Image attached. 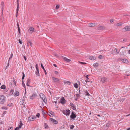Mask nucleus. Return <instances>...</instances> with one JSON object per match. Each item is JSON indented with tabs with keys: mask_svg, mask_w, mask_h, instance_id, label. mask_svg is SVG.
I'll list each match as a JSON object with an SVG mask.
<instances>
[{
	"mask_svg": "<svg viewBox=\"0 0 130 130\" xmlns=\"http://www.w3.org/2000/svg\"><path fill=\"white\" fill-rule=\"evenodd\" d=\"M125 47H124L123 46L122 47L120 50L119 51L121 55H123L124 54V53H126V51L125 50L124 48Z\"/></svg>",
	"mask_w": 130,
	"mask_h": 130,
	"instance_id": "nucleus-1",
	"label": "nucleus"
},
{
	"mask_svg": "<svg viewBox=\"0 0 130 130\" xmlns=\"http://www.w3.org/2000/svg\"><path fill=\"white\" fill-rule=\"evenodd\" d=\"M76 113H75L73 111H72L70 116L71 120H74L76 116Z\"/></svg>",
	"mask_w": 130,
	"mask_h": 130,
	"instance_id": "nucleus-2",
	"label": "nucleus"
},
{
	"mask_svg": "<svg viewBox=\"0 0 130 130\" xmlns=\"http://www.w3.org/2000/svg\"><path fill=\"white\" fill-rule=\"evenodd\" d=\"M5 102V97L3 95L0 96V103L1 104H3Z\"/></svg>",
	"mask_w": 130,
	"mask_h": 130,
	"instance_id": "nucleus-3",
	"label": "nucleus"
},
{
	"mask_svg": "<svg viewBox=\"0 0 130 130\" xmlns=\"http://www.w3.org/2000/svg\"><path fill=\"white\" fill-rule=\"evenodd\" d=\"M123 32H125L126 31H130V26H126L122 29Z\"/></svg>",
	"mask_w": 130,
	"mask_h": 130,
	"instance_id": "nucleus-4",
	"label": "nucleus"
},
{
	"mask_svg": "<svg viewBox=\"0 0 130 130\" xmlns=\"http://www.w3.org/2000/svg\"><path fill=\"white\" fill-rule=\"evenodd\" d=\"M36 74L38 76H39L40 75L39 73V68L38 65L37 64H36Z\"/></svg>",
	"mask_w": 130,
	"mask_h": 130,
	"instance_id": "nucleus-5",
	"label": "nucleus"
},
{
	"mask_svg": "<svg viewBox=\"0 0 130 130\" xmlns=\"http://www.w3.org/2000/svg\"><path fill=\"white\" fill-rule=\"evenodd\" d=\"M52 78L54 81V82L59 83L60 80L58 78L52 76Z\"/></svg>",
	"mask_w": 130,
	"mask_h": 130,
	"instance_id": "nucleus-6",
	"label": "nucleus"
},
{
	"mask_svg": "<svg viewBox=\"0 0 130 130\" xmlns=\"http://www.w3.org/2000/svg\"><path fill=\"white\" fill-rule=\"evenodd\" d=\"M66 101L64 98V97H62L61 98V99H60V101L59 102V103H61L64 104L66 102Z\"/></svg>",
	"mask_w": 130,
	"mask_h": 130,
	"instance_id": "nucleus-7",
	"label": "nucleus"
},
{
	"mask_svg": "<svg viewBox=\"0 0 130 130\" xmlns=\"http://www.w3.org/2000/svg\"><path fill=\"white\" fill-rule=\"evenodd\" d=\"M112 52H111V54H112L114 53H115L116 54L119 53V51L117 49L115 48L112 50Z\"/></svg>",
	"mask_w": 130,
	"mask_h": 130,
	"instance_id": "nucleus-8",
	"label": "nucleus"
},
{
	"mask_svg": "<svg viewBox=\"0 0 130 130\" xmlns=\"http://www.w3.org/2000/svg\"><path fill=\"white\" fill-rule=\"evenodd\" d=\"M36 118L35 117H32L30 116L28 118V120L29 121H34L35 119Z\"/></svg>",
	"mask_w": 130,
	"mask_h": 130,
	"instance_id": "nucleus-9",
	"label": "nucleus"
},
{
	"mask_svg": "<svg viewBox=\"0 0 130 130\" xmlns=\"http://www.w3.org/2000/svg\"><path fill=\"white\" fill-rule=\"evenodd\" d=\"M89 75H87L86 74H85V75H84V76L86 77L87 79V80H85V81L86 82V83L91 82L90 81V80L89 79V78L88 77H89Z\"/></svg>",
	"mask_w": 130,
	"mask_h": 130,
	"instance_id": "nucleus-10",
	"label": "nucleus"
},
{
	"mask_svg": "<svg viewBox=\"0 0 130 130\" xmlns=\"http://www.w3.org/2000/svg\"><path fill=\"white\" fill-rule=\"evenodd\" d=\"M17 8L16 9V12L15 15V17L17 18L18 16V12L19 11V4H17Z\"/></svg>",
	"mask_w": 130,
	"mask_h": 130,
	"instance_id": "nucleus-11",
	"label": "nucleus"
},
{
	"mask_svg": "<svg viewBox=\"0 0 130 130\" xmlns=\"http://www.w3.org/2000/svg\"><path fill=\"white\" fill-rule=\"evenodd\" d=\"M34 29L32 27H30L28 29L29 32L30 33L32 34L34 31Z\"/></svg>",
	"mask_w": 130,
	"mask_h": 130,
	"instance_id": "nucleus-12",
	"label": "nucleus"
},
{
	"mask_svg": "<svg viewBox=\"0 0 130 130\" xmlns=\"http://www.w3.org/2000/svg\"><path fill=\"white\" fill-rule=\"evenodd\" d=\"M71 111L69 109H66L65 111V115L67 116H68L70 113Z\"/></svg>",
	"mask_w": 130,
	"mask_h": 130,
	"instance_id": "nucleus-13",
	"label": "nucleus"
},
{
	"mask_svg": "<svg viewBox=\"0 0 130 130\" xmlns=\"http://www.w3.org/2000/svg\"><path fill=\"white\" fill-rule=\"evenodd\" d=\"M70 105L71 106L73 110H76V109L75 107L74 106V104L72 103H71Z\"/></svg>",
	"mask_w": 130,
	"mask_h": 130,
	"instance_id": "nucleus-14",
	"label": "nucleus"
},
{
	"mask_svg": "<svg viewBox=\"0 0 130 130\" xmlns=\"http://www.w3.org/2000/svg\"><path fill=\"white\" fill-rule=\"evenodd\" d=\"M50 119L51 121L53 122L55 124H57L58 123V121L57 120L53 118H50Z\"/></svg>",
	"mask_w": 130,
	"mask_h": 130,
	"instance_id": "nucleus-15",
	"label": "nucleus"
},
{
	"mask_svg": "<svg viewBox=\"0 0 130 130\" xmlns=\"http://www.w3.org/2000/svg\"><path fill=\"white\" fill-rule=\"evenodd\" d=\"M107 79L105 77H103L101 79V81L102 83H104L106 80Z\"/></svg>",
	"mask_w": 130,
	"mask_h": 130,
	"instance_id": "nucleus-16",
	"label": "nucleus"
},
{
	"mask_svg": "<svg viewBox=\"0 0 130 130\" xmlns=\"http://www.w3.org/2000/svg\"><path fill=\"white\" fill-rule=\"evenodd\" d=\"M41 68L43 69L44 72L45 73V75H46L47 74V72H46V71L45 69H44V67L43 66V64L42 63H41Z\"/></svg>",
	"mask_w": 130,
	"mask_h": 130,
	"instance_id": "nucleus-17",
	"label": "nucleus"
},
{
	"mask_svg": "<svg viewBox=\"0 0 130 130\" xmlns=\"http://www.w3.org/2000/svg\"><path fill=\"white\" fill-rule=\"evenodd\" d=\"M17 27L18 28V31L19 33V34L18 35V36H19L20 35V28L19 27V24L18 22L17 23Z\"/></svg>",
	"mask_w": 130,
	"mask_h": 130,
	"instance_id": "nucleus-18",
	"label": "nucleus"
},
{
	"mask_svg": "<svg viewBox=\"0 0 130 130\" xmlns=\"http://www.w3.org/2000/svg\"><path fill=\"white\" fill-rule=\"evenodd\" d=\"M123 62L124 63H128V60L126 59H121Z\"/></svg>",
	"mask_w": 130,
	"mask_h": 130,
	"instance_id": "nucleus-19",
	"label": "nucleus"
},
{
	"mask_svg": "<svg viewBox=\"0 0 130 130\" xmlns=\"http://www.w3.org/2000/svg\"><path fill=\"white\" fill-rule=\"evenodd\" d=\"M19 95V92L18 91L16 90L14 94V96H18Z\"/></svg>",
	"mask_w": 130,
	"mask_h": 130,
	"instance_id": "nucleus-20",
	"label": "nucleus"
},
{
	"mask_svg": "<svg viewBox=\"0 0 130 130\" xmlns=\"http://www.w3.org/2000/svg\"><path fill=\"white\" fill-rule=\"evenodd\" d=\"M105 28L103 26H99L97 28V29L99 30L104 29Z\"/></svg>",
	"mask_w": 130,
	"mask_h": 130,
	"instance_id": "nucleus-21",
	"label": "nucleus"
},
{
	"mask_svg": "<svg viewBox=\"0 0 130 130\" xmlns=\"http://www.w3.org/2000/svg\"><path fill=\"white\" fill-rule=\"evenodd\" d=\"M30 78L28 79L27 81L26 85L29 87H31V86L29 85V84L30 83Z\"/></svg>",
	"mask_w": 130,
	"mask_h": 130,
	"instance_id": "nucleus-22",
	"label": "nucleus"
},
{
	"mask_svg": "<svg viewBox=\"0 0 130 130\" xmlns=\"http://www.w3.org/2000/svg\"><path fill=\"white\" fill-rule=\"evenodd\" d=\"M40 97L42 99H43L44 98L46 97L44 95L43 93H40L39 94Z\"/></svg>",
	"mask_w": 130,
	"mask_h": 130,
	"instance_id": "nucleus-23",
	"label": "nucleus"
},
{
	"mask_svg": "<svg viewBox=\"0 0 130 130\" xmlns=\"http://www.w3.org/2000/svg\"><path fill=\"white\" fill-rule=\"evenodd\" d=\"M89 59L92 60H94L96 59V58L95 57L93 56H91L89 57Z\"/></svg>",
	"mask_w": 130,
	"mask_h": 130,
	"instance_id": "nucleus-24",
	"label": "nucleus"
},
{
	"mask_svg": "<svg viewBox=\"0 0 130 130\" xmlns=\"http://www.w3.org/2000/svg\"><path fill=\"white\" fill-rule=\"evenodd\" d=\"M14 91L12 89H11L10 90V92L9 94V95L10 96L12 95Z\"/></svg>",
	"mask_w": 130,
	"mask_h": 130,
	"instance_id": "nucleus-25",
	"label": "nucleus"
},
{
	"mask_svg": "<svg viewBox=\"0 0 130 130\" xmlns=\"http://www.w3.org/2000/svg\"><path fill=\"white\" fill-rule=\"evenodd\" d=\"M44 127L45 129H47L49 128V127L47 125V124L46 123H44Z\"/></svg>",
	"mask_w": 130,
	"mask_h": 130,
	"instance_id": "nucleus-26",
	"label": "nucleus"
},
{
	"mask_svg": "<svg viewBox=\"0 0 130 130\" xmlns=\"http://www.w3.org/2000/svg\"><path fill=\"white\" fill-rule=\"evenodd\" d=\"M63 59L64 60L67 62H70L71 60L70 59H68L67 58L65 57H64Z\"/></svg>",
	"mask_w": 130,
	"mask_h": 130,
	"instance_id": "nucleus-27",
	"label": "nucleus"
},
{
	"mask_svg": "<svg viewBox=\"0 0 130 130\" xmlns=\"http://www.w3.org/2000/svg\"><path fill=\"white\" fill-rule=\"evenodd\" d=\"M0 88L4 90L6 88V86L5 85H3L1 86Z\"/></svg>",
	"mask_w": 130,
	"mask_h": 130,
	"instance_id": "nucleus-28",
	"label": "nucleus"
},
{
	"mask_svg": "<svg viewBox=\"0 0 130 130\" xmlns=\"http://www.w3.org/2000/svg\"><path fill=\"white\" fill-rule=\"evenodd\" d=\"M43 102L45 103V104H46L47 103V101L46 99V98L45 97V98H44L43 99H42Z\"/></svg>",
	"mask_w": 130,
	"mask_h": 130,
	"instance_id": "nucleus-29",
	"label": "nucleus"
},
{
	"mask_svg": "<svg viewBox=\"0 0 130 130\" xmlns=\"http://www.w3.org/2000/svg\"><path fill=\"white\" fill-rule=\"evenodd\" d=\"M64 83L65 84H66V83L68 84V85H70L71 84V83L69 81H66L64 82Z\"/></svg>",
	"mask_w": 130,
	"mask_h": 130,
	"instance_id": "nucleus-30",
	"label": "nucleus"
},
{
	"mask_svg": "<svg viewBox=\"0 0 130 130\" xmlns=\"http://www.w3.org/2000/svg\"><path fill=\"white\" fill-rule=\"evenodd\" d=\"M85 95L86 96H90V94L89 93V92H88L87 91V90L85 92Z\"/></svg>",
	"mask_w": 130,
	"mask_h": 130,
	"instance_id": "nucleus-31",
	"label": "nucleus"
},
{
	"mask_svg": "<svg viewBox=\"0 0 130 130\" xmlns=\"http://www.w3.org/2000/svg\"><path fill=\"white\" fill-rule=\"evenodd\" d=\"M1 109H2L7 110L8 109V107L7 106H3L1 107Z\"/></svg>",
	"mask_w": 130,
	"mask_h": 130,
	"instance_id": "nucleus-32",
	"label": "nucleus"
},
{
	"mask_svg": "<svg viewBox=\"0 0 130 130\" xmlns=\"http://www.w3.org/2000/svg\"><path fill=\"white\" fill-rule=\"evenodd\" d=\"M99 64L98 63H95L94 64L93 66L95 68H96L99 66Z\"/></svg>",
	"mask_w": 130,
	"mask_h": 130,
	"instance_id": "nucleus-33",
	"label": "nucleus"
},
{
	"mask_svg": "<svg viewBox=\"0 0 130 130\" xmlns=\"http://www.w3.org/2000/svg\"><path fill=\"white\" fill-rule=\"evenodd\" d=\"M94 24L93 23H90L88 24V26L91 27L92 26H93V25Z\"/></svg>",
	"mask_w": 130,
	"mask_h": 130,
	"instance_id": "nucleus-34",
	"label": "nucleus"
},
{
	"mask_svg": "<svg viewBox=\"0 0 130 130\" xmlns=\"http://www.w3.org/2000/svg\"><path fill=\"white\" fill-rule=\"evenodd\" d=\"M22 80H23L24 79V78L25 76V75L24 73L23 72L22 73Z\"/></svg>",
	"mask_w": 130,
	"mask_h": 130,
	"instance_id": "nucleus-35",
	"label": "nucleus"
},
{
	"mask_svg": "<svg viewBox=\"0 0 130 130\" xmlns=\"http://www.w3.org/2000/svg\"><path fill=\"white\" fill-rule=\"evenodd\" d=\"M22 85L24 87V88L25 89V88H26L25 85V84L24 83L23 80H22Z\"/></svg>",
	"mask_w": 130,
	"mask_h": 130,
	"instance_id": "nucleus-36",
	"label": "nucleus"
},
{
	"mask_svg": "<svg viewBox=\"0 0 130 130\" xmlns=\"http://www.w3.org/2000/svg\"><path fill=\"white\" fill-rule=\"evenodd\" d=\"M74 87L76 88H78V85L77 83H75L74 84Z\"/></svg>",
	"mask_w": 130,
	"mask_h": 130,
	"instance_id": "nucleus-37",
	"label": "nucleus"
},
{
	"mask_svg": "<svg viewBox=\"0 0 130 130\" xmlns=\"http://www.w3.org/2000/svg\"><path fill=\"white\" fill-rule=\"evenodd\" d=\"M122 25V24L121 23H117L116 24V26H121Z\"/></svg>",
	"mask_w": 130,
	"mask_h": 130,
	"instance_id": "nucleus-38",
	"label": "nucleus"
},
{
	"mask_svg": "<svg viewBox=\"0 0 130 130\" xmlns=\"http://www.w3.org/2000/svg\"><path fill=\"white\" fill-rule=\"evenodd\" d=\"M13 83H14L15 85V86H17V85H16V82H15V79L14 78H13Z\"/></svg>",
	"mask_w": 130,
	"mask_h": 130,
	"instance_id": "nucleus-39",
	"label": "nucleus"
},
{
	"mask_svg": "<svg viewBox=\"0 0 130 130\" xmlns=\"http://www.w3.org/2000/svg\"><path fill=\"white\" fill-rule=\"evenodd\" d=\"M49 113L51 114V115H53V116H54V113L52 111H50V112H49Z\"/></svg>",
	"mask_w": 130,
	"mask_h": 130,
	"instance_id": "nucleus-40",
	"label": "nucleus"
},
{
	"mask_svg": "<svg viewBox=\"0 0 130 130\" xmlns=\"http://www.w3.org/2000/svg\"><path fill=\"white\" fill-rule=\"evenodd\" d=\"M13 104L12 103H9L7 104V106H9V107H11V106H12L13 105Z\"/></svg>",
	"mask_w": 130,
	"mask_h": 130,
	"instance_id": "nucleus-41",
	"label": "nucleus"
},
{
	"mask_svg": "<svg viewBox=\"0 0 130 130\" xmlns=\"http://www.w3.org/2000/svg\"><path fill=\"white\" fill-rule=\"evenodd\" d=\"M7 113V111H4L3 112V113L2 115V117H4L5 115Z\"/></svg>",
	"mask_w": 130,
	"mask_h": 130,
	"instance_id": "nucleus-42",
	"label": "nucleus"
},
{
	"mask_svg": "<svg viewBox=\"0 0 130 130\" xmlns=\"http://www.w3.org/2000/svg\"><path fill=\"white\" fill-rule=\"evenodd\" d=\"M74 127V126L73 125L70 126V128L71 129H73Z\"/></svg>",
	"mask_w": 130,
	"mask_h": 130,
	"instance_id": "nucleus-43",
	"label": "nucleus"
},
{
	"mask_svg": "<svg viewBox=\"0 0 130 130\" xmlns=\"http://www.w3.org/2000/svg\"><path fill=\"white\" fill-rule=\"evenodd\" d=\"M28 43L30 44L31 46L32 47V42L30 41H28Z\"/></svg>",
	"mask_w": 130,
	"mask_h": 130,
	"instance_id": "nucleus-44",
	"label": "nucleus"
},
{
	"mask_svg": "<svg viewBox=\"0 0 130 130\" xmlns=\"http://www.w3.org/2000/svg\"><path fill=\"white\" fill-rule=\"evenodd\" d=\"M25 101V99H23L22 100V102L23 103H22V104H23L24 103Z\"/></svg>",
	"mask_w": 130,
	"mask_h": 130,
	"instance_id": "nucleus-45",
	"label": "nucleus"
},
{
	"mask_svg": "<svg viewBox=\"0 0 130 130\" xmlns=\"http://www.w3.org/2000/svg\"><path fill=\"white\" fill-rule=\"evenodd\" d=\"M110 125V123H108L106 124V126L107 127H109Z\"/></svg>",
	"mask_w": 130,
	"mask_h": 130,
	"instance_id": "nucleus-46",
	"label": "nucleus"
},
{
	"mask_svg": "<svg viewBox=\"0 0 130 130\" xmlns=\"http://www.w3.org/2000/svg\"><path fill=\"white\" fill-rule=\"evenodd\" d=\"M13 55L12 54V53L11 54L10 57L9 59V60H10V59H11V58H12Z\"/></svg>",
	"mask_w": 130,
	"mask_h": 130,
	"instance_id": "nucleus-47",
	"label": "nucleus"
},
{
	"mask_svg": "<svg viewBox=\"0 0 130 130\" xmlns=\"http://www.w3.org/2000/svg\"><path fill=\"white\" fill-rule=\"evenodd\" d=\"M40 115V114L39 113H38L37 114L36 116V117L38 118H39Z\"/></svg>",
	"mask_w": 130,
	"mask_h": 130,
	"instance_id": "nucleus-48",
	"label": "nucleus"
},
{
	"mask_svg": "<svg viewBox=\"0 0 130 130\" xmlns=\"http://www.w3.org/2000/svg\"><path fill=\"white\" fill-rule=\"evenodd\" d=\"M59 7V5H57L56 6V9H58Z\"/></svg>",
	"mask_w": 130,
	"mask_h": 130,
	"instance_id": "nucleus-49",
	"label": "nucleus"
},
{
	"mask_svg": "<svg viewBox=\"0 0 130 130\" xmlns=\"http://www.w3.org/2000/svg\"><path fill=\"white\" fill-rule=\"evenodd\" d=\"M79 63L80 64H86V62H79Z\"/></svg>",
	"mask_w": 130,
	"mask_h": 130,
	"instance_id": "nucleus-50",
	"label": "nucleus"
},
{
	"mask_svg": "<svg viewBox=\"0 0 130 130\" xmlns=\"http://www.w3.org/2000/svg\"><path fill=\"white\" fill-rule=\"evenodd\" d=\"M65 111L66 110H63L62 111V113H63V114H64V115H65Z\"/></svg>",
	"mask_w": 130,
	"mask_h": 130,
	"instance_id": "nucleus-51",
	"label": "nucleus"
},
{
	"mask_svg": "<svg viewBox=\"0 0 130 130\" xmlns=\"http://www.w3.org/2000/svg\"><path fill=\"white\" fill-rule=\"evenodd\" d=\"M32 95V96H33L35 98V97L36 96H37V95L36 94H34V93H33Z\"/></svg>",
	"mask_w": 130,
	"mask_h": 130,
	"instance_id": "nucleus-52",
	"label": "nucleus"
},
{
	"mask_svg": "<svg viewBox=\"0 0 130 130\" xmlns=\"http://www.w3.org/2000/svg\"><path fill=\"white\" fill-rule=\"evenodd\" d=\"M20 125H21L22 126L23 125V124L22 122V121H20Z\"/></svg>",
	"mask_w": 130,
	"mask_h": 130,
	"instance_id": "nucleus-53",
	"label": "nucleus"
},
{
	"mask_svg": "<svg viewBox=\"0 0 130 130\" xmlns=\"http://www.w3.org/2000/svg\"><path fill=\"white\" fill-rule=\"evenodd\" d=\"M34 98L33 96H32H32H30V98L31 99H32V100Z\"/></svg>",
	"mask_w": 130,
	"mask_h": 130,
	"instance_id": "nucleus-54",
	"label": "nucleus"
},
{
	"mask_svg": "<svg viewBox=\"0 0 130 130\" xmlns=\"http://www.w3.org/2000/svg\"><path fill=\"white\" fill-rule=\"evenodd\" d=\"M9 60L8 63V64L7 66H6V68H7L8 66L9 65Z\"/></svg>",
	"mask_w": 130,
	"mask_h": 130,
	"instance_id": "nucleus-55",
	"label": "nucleus"
},
{
	"mask_svg": "<svg viewBox=\"0 0 130 130\" xmlns=\"http://www.w3.org/2000/svg\"><path fill=\"white\" fill-rule=\"evenodd\" d=\"M103 57L101 55H100L99 56L98 58L100 59H101Z\"/></svg>",
	"mask_w": 130,
	"mask_h": 130,
	"instance_id": "nucleus-56",
	"label": "nucleus"
},
{
	"mask_svg": "<svg viewBox=\"0 0 130 130\" xmlns=\"http://www.w3.org/2000/svg\"><path fill=\"white\" fill-rule=\"evenodd\" d=\"M55 73L57 75L58 74V72L57 71H55Z\"/></svg>",
	"mask_w": 130,
	"mask_h": 130,
	"instance_id": "nucleus-57",
	"label": "nucleus"
},
{
	"mask_svg": "<svg viewBox=\"0 0 130 130\" xmlns=\"http://www.w3.org/2000/svg\"><path fill=\"white\" fill-rule=\"evenodd\" d=\"M76 95L77 97H78L79 98L80 95L79 94H76Z\"/></svg>",
	"mask_w": 130,
	"mask_h": 130,
	"instance_id": "nucleus-58",
	"label": "nucleus"
},
{
	"mask_svg": "<svg viewBox=\"0 0 130 130\" xmlns=\"http://www.w3.org/2000/svg\"><path fill=\"white\" fill-rule=\"evenodd\" d=\"M20 128H18V127H17L15 128L14 130H19Z\"/></svg>",
	"mask_w": 130,
	"mask_h": 130,
	"instance_id": "nucleus-59",
	"label": "nucleus"
},
{
	"mask_svg": "<svg viewBox=\"0 0 130 130\" xmlns=\"http://www.w3.org/2000/svg\"><path fill=\"white\" fill-rule=\"evenodd\" d=\"M23 58L25 59V60L26 61L27 59L26 58V57L24 56H23Z\"/></svg>",
	"mask_w": 130,
	"mask_h": 130,
	"instance_id": "nucleus-60",
	"label": "nucleus"
},
{
	"mask_svg": "<svg viewBox=\"0 0 130 130\" xmlns=\"http://www.w3.org/2000/svg\"><path fill=\"white\" fill-rule=\"evenodd\" d=\"M19 41L20 44H21L22 43V41L20 40V39L19 40Z\"/></svg>",
	"mask_w": 130,
	"mask_h": 130,
	"instance_id": "nucleus-61",
	"label": "nucleus"
},
{
	"mask_svg": "<svg viewBox=\"0 0 130 130\" xmlns=\"http://www.w3.org/2000/svg\"><path fill=\"white\" fill-rule=\"evenodd\" d=\"M54 55L56 57H58L59 56L56 53Z\"/></svg>",
	"mask_w": 130,
	"mask_h": 130,
	"instance_id": "nucleus-62",
	"label": "nucleus"
},
{
	"mask_svg": "<svg viewBox=\"0 0 130 130\" xmlns=\"http://www.w3.org/2000/svg\"><path fill=\"white\" fill-rule=\"evenodd\" d=\"M4 3L3 2H1V5H2L3 6L4 5Z\"/></svg>",
	"mask_w": 130,
	"mask_h": 130,
	"instance_id": "nucleus-63",
	"label": "nucleus"
},
{
	"mask_svg": "<svg viewBox=\"0 0 130 130\" xmlns=\"http://www.w3.org/2000/svg\"><path fill=\"white\" fill-rule=\"evenodd\" d=\"M12 129V127H9V128L7 130H9L10 129Z\"/></svg>",
	"mask_w": 130,
	"mask_h": 130,
	"instance_id": "nucleus-64",
	"label": "nucleus"
}]
</instances>
